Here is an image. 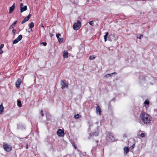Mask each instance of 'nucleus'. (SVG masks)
<instances>
[{
	"label": "nucleus",
	"mask_w": 157,
	"mask_h": 157,
	"mask_svg": "<svg viewBox=\"0 0 157 157\" xmlns=\"http://www.w3.org/2000/svg\"><path fill=\"white\" fill-rule=\"evenodd\" d=\"M17 21H14L12 24V25L10 26L8 30H10V29H13L14 28V27H13V26L15 25L17 23Z\"/></svg>",
	"instance_id": "2eb2a0df"
},
{
	"label": "nucleus",
	"mask_w": 157,
	"mask_h": 157,
	"mask_svg": "<svg viewBox=\"0 0 157 157\" xmlns=\"http://www.w3.org/2000/svg\"><path fill=\"white\" fill-rule=\"evenodd\" d=\"M3 148L4 150L6 152H10L12 150V146L10 144L3 143Z\"/></svg>",
	"instance_id": "20e7f679"
},
{
	"label": "nucleus",
	"mask_w": 157,
	"mask_h": 157,
	"mask_svg": "<svg viewBox=\"0 0 157 157\" xmlns=\"http://www.w3.org/2000/svg\"><path fill=\"white\" fill-rule=\"evenodd\" d=\"M143 37V35L142 34H141L140 35V36H137V38H138V39H141Z\"/></svg>",
	"instance_id": "473e14b6"
},
{
	"label": "nucleus",
	"mask_w": 157,
	"mask_h": 157,
	"mask_svg": "<svg viewBox=\"0 0 157 157\" xmlns=\"http://www.w3.org/2000/svg\"><path fill=\"white\" fill-rule=\"evenodd\" d=\"M29 26L30 29H31V31H32V29L33 28L34 26V23L33 22H32L29 24Z\"/></svg>",
	"instance_id": "a211bd4d"
},
{
	"label": "nucleus",
	"mask_w": 157,
	"mask_h": 157,
	"mask_svg": "<svg viewBox=\"0 0 157 157\" xmlns=\"http://www.w3.org/2000/svg\"><path fill=\"white\" fill-rule=\"evenodd\" d=\"M96 57L94 56V55H91L89 59H94Z\"/></svg>",
	"instance_id": "2f4dec72"
},
{
	"label": "nucleus",
	"mask_w": 157,
	"mask_h": 157,
	"mask_svg": "<svg viewBox=\"0 0 157 157\" xmlns=\"http://www.w3.org/2000/svg\"><path fill=\"white\" fill-rule=\"evenodd\" d=\"M3 52V51L2 50V49H0V54H2Z\"/></svg>",
	"instance_id": "37998d69"
},
{
	"label": "nucleus",
	"mask_w": 157,
	"mask_h": 157,
	"mask_svg": "<svg viewBox=\"0 0 157 157\" xmlns=\"http://www.w3.org/2000/svg\"><path fill=\"white\" fill-rule=\"evenodd\" d=\"M4 46V44H2L0 45V49H2Z\"/></svg>",
	"instance_id": "58836bf2"
},
{
	"label": "nucleus",
	"mask_w": 157,
	"mask_h": 157,
	"mask_svg": "<svg viewBox=\"0 0 157 157\" xmlns=\"http://www.w3.org/2000/svg\"><path fill=\"white\" fill-rule=\"evenodd\" d=\"M68 53L67 51H64V53L63 54V57L64 58H67L68 57Z\"/></svg>",
	"instance_id": "aec40b11"
},
{
	"label": "nucleus",
	"mask_w": 157,
	"mask_h": 157,
	"mask_svg": "<svg viewBox=\"0 0 157 157\" xmlns=\"http://www.w3.org/2000/svg\"><path fill=\"white\" fill-rule=\"evenodd\" d=\"M123 137H124L125 138V137H127V136L126 134H124L123 135Z\"/></svg>",
	"instance_id": "de8ad7c7"
},
{
	"label": "nucleus",
	"mask_w": 157,
	"mask_h": 157,
	"mask_svg": "<svg viewBox=\"0 0 157 157\" xmlns=\"http://www.w3.org/2000/svg\"><path fill=\"white\" fill-rule=\"evenodd\" d=\"M20 1H21L22 0H19Z\"/></svg>",
	"instance_id": "603ef678"
},
{
	"label": "nucleus",
	"mask_w": 157,
	"mask_h": 157,
	"mask_svg": "<svg viewBox=\"0 0 157 157\" xmlns=\"http://www.w3.org/2000/svg\"><path fill=\"white\" fill-rule=\"evenodd\" d=\"M4 107L2 103L0 105V114H2L3 112Z\"/></svg>",
	"instance_id": "412c9836"
},
{
	"label": "nucleus",
	"mask_w": 157,
	"mask_h": 157,
	"mask_svg": "<svg viewBox=\"0 0 157 157\" xmlns=\"http://www.w3.org/2000/svg\"><path fill=\"white\" fill-rule=\"evenodd\" d=\"M27 9V6H25L20 9V11L21 13L24 11H26Z\"/></svg>",
	"instance_id": "f3484780"
},
{
	"label": "nucleus",
	"mask_w": 157,
	"mask_h": 157,
	"mask_svg": "<svg viewBox=\"0 0 157 157\" xmlns=\"http://www.w3.org/2000/svg\"><path fill=\"white\" fill-rule=\"evenodd\" d=\"M96 113L97 114L98 113L99 115H100L101 113V110L100 108L98 105L96 106Z\"/></svg>",
	"instance_id": "9b49d317"
},
{
	"label": "nucleus",
	"mask_w": 157,
	"mask_h": 157,
	"mask_svg": "<svg viewBox=\"0 0 157 157\" xmlns=\"http://www.w3.org/2000/svg\"><path fill=\"white\" fill-rule=\"evenodd\" d=\"M60 36V34L59 33H58L56 35V36L57 37H58Z\"/></svg>",
	"instance_id": "79ce46f5"
},
{
	"label": "nucleus",
	"mask_w": 157,
	"mask_h": 157,
	"mask_svg": "<svg viewBox=\"0 0 157 157\" xmlns=\"http://www.w3.org/2000/svg\"><path fill=\"white\" fill-rule=\"evenodd\" d=\"M89 126V129H90V127L92 126L93 125V123L91 121H88L87 122Z\"/></svg>",
	"instance_id": "4be33fe9"
},
{
	"label": "nucleus",
	"mask_w": 157,
	"mask_h": 157,
	"mask_svg": "<svg viewBox=\"0 0 157 157\" xmlns=\"http://www.w3.org/2000/svg\"><path fill=\"white\" fill-rule=\"evenodd\" d=\"M109 33L108 32L105 33V34L104 36V40L105 42H106L107 40V37L108 36Z\"/></svg>",
	"instance_id": "b1692460"
},
{
	"label": "nucleus",
	"mask_w": 157,
	"mask_h": 157,
	"mask_svg": "<svg viewBox=\"0 0 157 157\" xmlns=\"http://www.w3.org/2000/svg\"><path fill=\"white\" fill-rule=\"evenodd\" d=\"M129 151V148L128 147H125L124 148V154L125 155L127 154Z\"/></svg>",
	"instance_id": "4468645a"
},
{
	"label": "nucleus",
	"mask_w": 157,
	"mask_h": 157,
	"mask_svg": "<svg viewBox=\"0 0 157 157\" xmlns=\"http://www.w3.org/2000/svg\"><path fill=\"white\" fill-rule=\"evenodd\" d=\"M20 9L21 8H22V7H23V4L22 3H21L20 4Z\"/></svg>",
	"instance_id": "a19ab883"
},
{
	"label": "nucleus",
	"mask_w": 157,
	"mask_h": 157,
	"mask_svg": "<svg viewBox=\"0 0 157 157\" xmlns=\"http://www.w3.org/2000/svg\"><path fill=\"white\" fill-rule=\"evenodd\" d=\"M81 26V22L78 20L73 25V29L75 30H78Z\"/></svg>",
	"instance_id": "39448f33"
},
{
	"label": "nucleus",
	"mask_w": 157,
	"mask_h": 157,
	"mask_svg": "<svg viewBox=\"0 0 157 157\" xmlns=\"http://www.w3.org/2000/svg\"><path fill=\"white\" fill-rule=\"evenodd\" d=\"M31 16L32 15L31 14H29V15L27 17L25 18L24 19L26 21H27L29 20V18H30Z\"/></svg>",
	"instance_id": "bb28decb"
},
{
	"label": "nucleus",
	"mask_w": 157,
	"mask_h": 157,
	"mask_svg": "<svg viewBox=\"0 0 157 157\" xmlns=\"http://www.w3.org/2000/svg\"><path fill=\"white\" fill-rule=\"evenodd\" d=\"M17 105L19 107H21L22 106L21 101L19 99L17 100Z\"/></svg>",
	"instance_id": "a878e982"
},
{
	"label": "nucleus",
	"mask_w": 157,
	"mask_h": 157,
	"mask_svg": "<svg viewBox=\"0 0 157 157\" xmlns=\"http://www.w3.org/2000/svg\"><path fill=\"white\" fill-rule=\"evenodd\" d=\"M106 140L109 142H113L115 141V139L113 133L109 132L106 131L105 132Z\"/></svg>",
	"instance_id": "f03ea898"
},
{
	"label": "nucleus",
	"mask_w": 157,
	"mask_h": 157,
	"mask_svg": "<svg viewBox=\"0 0 157 157\" xmlns=\"http://www.w3.org/2000/svg\"><path fill=\"white\" fill-rule=\"evenodd\" d=\"M139 118L144 124H150L151 120V117L149 115L142 111L139 116Z\"/></svg>",
	"instance_id": "f257e3e1"
},
{
	"label": "nucleus",
	"mask_w": 157,
	"mask_h": 157,
	"mask_svg": "<svg viewBox=\"0 0 157 157\" xmlns=\"http://www.w3.org/2000/svg\"><path fill=\"white\" fill-rule=\"evenodd\" d=\"M21 82V79L20 78H18L17 80L16 81L15 83L16 86L17 88H19L20 87V85Z\"/></svg>",
	"instance_id": "9d476101"
},
{
	"label": "nucleus",
	"mask_w": 157,
	"mask_h": 157,
	"mask_svg": "<svg viewBox=\"0 0 157 157\" xmlns=\"http://www.w3.org/2000/svg\"><path fill=\"white\" fill-rule=\"evenodd\" d=\"M144 104L148 105L149 104V101L147 99L144 102Z\"/></svg>",
	"instance_id": "c756f323"
},
{
	"label": "nucleus",
	"mask_w": 157,
	"mask_h": 157,
	"mask_svg": "<svg viewBox=\"0 0 157 157\" xmlns=\"http://www.w3.org/2000/svg\"><path fill=\"white\" fill-rule=\"evenodd\" d=\"M28 147H29L28 144H27L26 145V149H27L28 148Z\"/></svg>",
	"instance_id": "a18cd8bd"
},
{
	"label": "nucleus",
	"mask_w": 157,
	"mask_h": 157,
	"mask_svg": "<svg viewBox=\"0 0 157 157\" xmlns=\"http://www.w3.org/2000/svg\"><path fill=\"white\" fill-rule=\"evenodd\" d=\"M57 38L58 39V40L59 42L61 43L63 42V38H60L59 37V36L58 37H57Z\"/></svg>",
	"instance_id": "c85d7f7f"
},
{
	"label": "nucleus",
	"mask_w": 157,
	"mask_h": 157,
	"mask_svg": "<svg viewBox=\"0 0 157 157\" xmlns=\"http://www.w3.org/2000/svg\"><path fill=\"white\" fill-rule=\"evenodd\" d=\"M50 35L51 37H52V36H53V35L52 33H51L50 32Z\"/></svg>",
	"instance_id": "8fccbe9b"
},
{
	"label": "nucleus",
	"mask_w": 157,
	"mask_h": 157,
	"mask_svg": "<svg viewBox=\"0 0 157 157\" xmlns=\"http://www.w3.org/2000/svg\"><path fill=\"white\" fill-rule=\"evenodd\" d=\"M57 134L59 136L62 137L64 136V133L63 130L59 129L57 131Z\"/></svg>",
	"instance_id": "6e6552de"
},
{
	"label": "nucleus",
	"mask_w": 157,
	"mask_h": 157,
	"mask_svg": "<svg viewBox=\"0 0 157 157\" xmlns=\"http://www.w3.org/2000/svg\"><path fill=\"white\" fill-rule=\"evenodd\" d=\"M26 21V20H25V19H24L22 21L21 23L23 24L24 23H25Z\"/></svg>",
	"instance_id": "ea45409f"
},
{
	"label": "nucleus",
	"mask_w": 157,
	"mask_h": 157,
	"mask_svg": "<svg viewBox=\"0 0 157 157\" xmlns=\"http://www.w3.org/2000/svg\"><path fill=\"white\" fill-rule=\"evenodd\" d=\"M46 120L47 121H51L52 119V116L50 114L47 113L46 114Z\"/></svg>",
	"instance_id": "ddd939ff"
},
{
	"label": "nucleus",
	"mask_w": 157,
	"mask_h": 157,
	"mask_svg": "<svg viewBox=\"0 0 157 157\" xmlns=\"http://www.w3.org/2000/svg\"><path fill=\"white\" fill-rule=\"evenodd\" d=\"M99 132H94L92 133L91 134V136H98L99 135Z\"/></svg>",
	"instance_id": "5701e85b"
},
{
	"label": "nucleus",
	"mask_w": 157,
	"mask_h": 157,
	"mask_svg": "<svg viewBox=\"0 0 157 157\" xmlns=\"http://www.w3.org/2000/svg\"><path fill=\"white\" fill-rule=\"evenodd\" d=\"M149 78L147 76L140 75L139 77L140 83L143 86L148 82Z\"/></svg>",
	"instance_id": "7ed1b4c3"
},
{
	"label": "nucleus",
	"mask_w": 157,
	"mask_h": 157,
	"mask_svg": "<svg viewBox=\"0 0 157 157\" xmlns=\"http://www.w3.org/2000/svg\"><path fill=\"white\" fill-rule=\"evenodd\" d=\"M111 105H110V103H109V107H111Z\"/></svg>",
	"instance_id": "3c124183"
},
{
	"label": "nucleus",
	"mask_w": 157,
	"mask_h": 157,
	"mask_svg": "<svg viewBox=\"0 0 157 157\" xmlns=\"http://www.w3.org/2000/svg\"><path fill=\"white\" fill-rule=\"evenodd\" d=\"M17 128L21 130H25V126L22 123H19L17 124Z\"/></svg>",
	"instance_id": "423d86ee"
},
{
	"label": "nucleus",
	"mask_w": 157,
	"mask_h": 157,
	"mask_svg": "<svg viewBox=\"0 0 157 157\" xmlns=\"http://www.w3.org/2000/svg\"><path fill=\"white\" fill-rule=\"evenodd\" d=\"M41 44H43L44 46H46L47 45V43L45 42H42L41 43Z\"/></svg>",
	"instance_id": "c9c22d12"
},
{
	"label": "nucleus",
	"mask_w": 157,
	"mask_h": 157,
	"mask_svg": "<svg viewBox=\"0 0 157 157\" xmlns=\"http://www.w3.org/2000/svg\"><path fill=\"white\" fill-rule=\"evenodd\" d=\"M135 144H133V145L131 147V148L132 150L134 148V147L135 146Z\"/></svg>",
	"instance_id": "4c0bfd02"
},
{
	"label": "nucleus",
	"mask_w": 157,
	"mask_h": 157,
	"mask_svg": "<svg viewBox=\"0 0 157 157\" xmlns=\"http://www.w3.org/2000/svg\"><path fill=\"white\" fill-rule=\"evenodd\" d=\"M40 26H41L44 29V26L43 25L42 23H41Z\"/></svg>",
	"instance_id": "c03bdc74"
},
{
	"label": "nucleus",
	"mask_w": 157,
	"mask_h": 157,
	"mask_svg": "<svg viewBox=\"0 0 157 157\" xmlns=\"http://www.w3.org/2000/svg\"><path fill=\"white\" fill-rule=\"evenodd\" d=\"M16 31V30L15 29H14V28H13V30L12 31L11 34L13 35V37H15V36Z\"/></svg>",
	"instance_id": "393cba45"
},
{
	"label": "nucleus",
	"mask_w": 157,
	"mask_h": 157,
	"mask_svg": "<svg viewBox=\"0 0 157 157\" xmlns=\"http://www.w3.org/2000/svg\"><path fill=\"white\" fill-rule=\"evenodd\" d=\"M141 137L142 138H143L145 136V134L144 133H142L140 135Z\"/></svg>",
	"instance_id": "7c9ffc66"
},
{
	"label": "nucleus",
	"mask_w": 157,
	"mask_h": 157,
	"mask_svg": "<svg viewBox=\"0 0 157 157\" xmlns=\"http://www.w3.org/2000/svg\"><path fill=\"white\" fill-rule=\"evenodd\" d=\"M71 144L73 145V146L76 149L77 148V147H76L75 146V144H74V142L73 143H71Z\"/></svg>",
	"instance_id": "e433bc0d"
},
{
	"label": "nucleus",
	"mask_w": 157,
	"mask_h": 157,
	"mask_svg": "<svg viewBox=\"0 0 157 157\" xmlns=\"http://www.w3.org/2000/svg\"><path fill=\"white\" fill-rule=\"evenodd\" d=\"M116 99V98H113L111 100V101H115V100Z\"/></svg>",
	"instance_id": "49530a36"
},
{
	"label": "nucleus",
	"mask_w": 157,
	"mask_h": 157,
	"mask_svg": "<svg viewBox=\"0 0 157 157\" xmlns=\"http://www.w3.org/2000/svg\"><path fill=\"white\" fill-rule=\"evenodd\" d=\"M15 8V3H14L12 6L10 7V8L9 11V13H12L14 9Z\"/></svg>",
	"instance_id": "f8f14e48"
},
{
	"label": "nucleus",
	"mask_w": 157,
	"mask_h": 157,
	"mask_svg": "<svg viewBox=\"0 0 157 157\" xmlns=\"http://www.w3.org/2000/svg\"><path fill=\"white\" fill-rule=\"evenodd\" d=\"M61 84L62 85V88L63 89V88L65 87H67L68 86V83H66L64 82V80H62L61 81Z\"/></svg>",
	"instance_id": "1a4fd4ad"
},
{
	"label": "nucleus",
	"mask_w": 157,
	"mask_h": 157,
	"mask_svg": "<svg viewBox=\"0 0 157 157\" xmlns=\"http://www.w3.org/2000/svg\"><path fill=\"white\" fill-rule=\"evenodd\" d=\"M117 74V73L116 72H113L111 74H108L105 75L104 76V77L106 78H108L109 77H111L112 75H116Z\"/></svg>",
	"instance_id": "dca6fc26"
},
{
	"label": "nucleus",
	"mask_w": 157,
	"mask_h": 157,
	"mask_svg": "<svg viewBox=\"0 0 157 157\" xmlns=\"http://www.w3.org/2000/svg\"><path fill=\"white\" fill-rule=\"evenodd\" d=\"M81 115H79V114H75L74 116V118L75 119H78L81 118Z\"/></svg>",
	"instance_id": "cd10ccee"
},
{
	"label": "nucleus",
	"mask_w": 157,
	"mask_h": 157,
	"mask_svg": "<svg viewBox=\"0 0 157 157\" xmlns=\"http://www.w3.org/2000/svg\"><path fill=\"white\" fill-rule=\"evenodd\" d=\"M95 142H96V143H97V145H98V143L99 142L98 140H96L95 141Z\"/></svg>",
	"instance_id": "09e8293b"
},
{
	"label": "nucleus",
	"mask_w": 157,
	"mask_h": 157,
	"mask_svg": "<svg viewBox=\"0 0 157 157\" xmlns=\"http://www.w3.org/2000/svg\"><path fill=\"white\" fill-rule=\"evenodd\" d=\"M115 35L114 34H111L109 35V37H108V40L109 41H112L113 40H114V39L113 38H111V37L114 36Z\"/></svg>",
	"instance_id": "6ab92c4d"
},
{
	"label": "nucleus",
	"mask_w": 157,
	"mask_h": 157,
	"mask_svg": "<svg viewBox=\"0 0 157 157\" xmlns=\"http://www.w3.org/2000/svg\"><path fill=\"white\" fill-rule=\"evenodd\" d=\"M22 38V36L21 35L18 36L17 38L15 39L13 42V44H16L18 43L19 41H20Z\"/></svg>",
	"instance_id": "0eeeda50"
},
{
	"label": "nucleus",
	"mask_w": 157,
	"mask_h": 157,
	"mask_svg": "<svg viewBox=\"0 0 157 157\" xmlns=\"http://www.w3.org/2000/svg\"><path fill=\"white\" fill-rule=\"evenodd\" d=\"M40 114H41L42 117H43L44 116V112H43V110H41L40 111Z\"/></svg>",
	"instance_id": "f704fd0d"
},
{
	"label": "nucleus",
	"mask_w": 157,
	"mask_h": 157,
	"mask_svg": "<svg viewBox=\"0 0 157 157\" xmlns=\"http://www.w3.org/2000/svg\"><path fill=\"white\" fill-rule=\"evenodd\" d=\"M89 23L91 25L93 26L94 25V22L93 21H90L89 22Z\"/></svg>",
	"instance_id": "72a5a7b5"
}]
</instances>
